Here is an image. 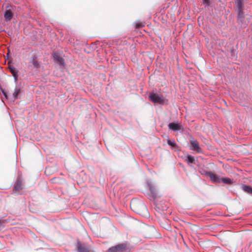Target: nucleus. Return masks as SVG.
<instances>
[{"label": "nucleus", "mask_w": 252, "mask_h": 252, "mask_svg": "<svg viewBox=\"0 0 252 252\" xmlns=\"http://www.w3.org/2000/svg\"><path fill=\"white\" fill-rule=\"evenodd\" d=\"M127 250L126 244L123 243L110 248L108 252H126Z\"/></svg>", "instance_id": "f257e3e1"}, {"label": "nucleus", "mask_w": 252, "mask_h": 252, "mask_svg": "<svg viewBox=\"0 0 252 252\" xmlns=\"http://www.w3.org/2000/svg\"><path fill=\"white\" fill-rule=\"evenodd\" d=\"M149 99L153 103L161 104L164 102V98L163 96L155 93H151L150 94Z\"/></svg>", "instance_id": "f03ea898"}, {"label": "nucleus", "mask_w": 252, "mask_h": 252, "mask_svg": "<svg viewBox=\"0 0 252 252\" xmlns=\"http://www.w3.org/2000/svg\"><path fill=\"white\" fill-rule=\"evenodd\" d=\"M52 56L54 59V62L59 65L61 67L64 65V60L61 56L60 54L58 52H53Z\"/></svg>", "instance_id": "7ed1b4c3"}, {"label": "nucleus", "mask_w": 252, "mask_h": 252, "mask_svg": "<svg viewBox=\"0 0 252 252\" xmlns=\"http://www.w3.org/2000/svg\"><path fill=\"white\" fill-rule=\"evenodd\" d=\"M191 147L190 149L193 151H196L198 153H201L202 150L199 146L198 142L196 140H191L190 141Z\"/></svg>", "instance_id": "20e7f679"}, {"label": "nucleus", "mask_w": 252, "mask_h": 252, "mask_svg": "<svg viewBox=\"0 0 252 252\" xmlns=\"http://www.w3.org/2000/svg\"><path fill=\"white\" fill-rule=\"evenodd\" d=\"M168 128L174 131H178L183 128L182 126L177 123H170L168 125Z\"/></svg>", "instance_id": "39448f33"}, {"label": "nucleus", "mask_w": 252, "mask_h": 252, "mask_svg": "<svg viewBox=\"0 0 252 252\" xmlns=\"http://www.w3.org/2000/svg\"><path fill=\"white\" fill-rule=\"evenodd\" d=\"M206 176H209L211 180L214 183H220V179L216 174L213 173L211 172H207L206 173Z\"/></svg>", "instance_id": "423d86ee"}, {"label": "nucleus", "mask_w": 252, "mask_h": 252, "mask_svg": "<svg viewBox=\"0 0 252 252\" xmlns=\"http://www.w3.org/2000/svg\"><path fill=\"white\" fill-rule=\"evenodd\" d=\"M237 20L239 23H243V19L244 18V13L243 12V8H237Z\"/></svg>", "instance_id": "0eeeda50"}, {"label": "nucleus", "mask_w": 252, "mask_h": 252, "mask_svg": "<svg viewBox=\"0 0 252 252\" xmlns=\"http://www.w3.org/2000/svg\"><path fill=\"white\" fill-rule=\"evenodd\" d=\"M22 182L21 180L18 179L14 186V190L18 191L22 189Z\"/></svg>", "instance_id": "6e6552de"}, {"label": "nucleus", "mask_w": 252, "mask_h": 252, "mask_svg": "<svg viewBox=\"0 0 252 252\" xmlns=\"http://www.w3.org/2000/svg\"><path fill=\"white\" fill-rule=\"evenodd\" d=\"M13 16V13L9 10H6L4 13V17L6 21H10Z\"/></svg>", "instance_id": "1a4fd4ad"}, {"label": "nucleus", "mask_w": 252, "mask_h": 252, "mask_svg": "<svg viewBox=\"0 0 252 252\" xmlns=\"http://www.w3.org/2000/svg\"><path fill=\"white\" fill-rule=\"evenodd\" d=\"M78 251L79 252H89V250L84 245L82 244L80 242H78L77 244Z\"/></svg>", "instance_id": "9d476101"}, {"label": "nucleus", "mask_w": 252, "mask_h": 252, "mask_svg": "<svg viewBox=\"0 0 252 252\" xmlns=\"http://www.w3.org/2000/svg\"><path fill=\"white\" fill-rule=\"evenodd\" d=\"M10 72L12 73L13 76L14 78L15 81H17V73L18 71L13 66H10L9 67Z\"/></svg>", "instance_id": "9b49d317"}, {"label": "nucleus", "mask_w": 252, "mask_h": 252, "mask_svg": "<svg viewBox=\"0 0 252 252\" xmlns=\"http://www.w3.org/2000/svg\"><path fill=\"white\" fill-rule=\"evenodd\" d=\"M242 189L245 192L252 195V188L246 185H243Z\"/></svg>", "instance_id": "f8f14e48"}, {"label": "nucleus", "mask_w": 252, "mask_h": 252, "mask_svg": "<svg viewBox=\"0 0 252 252\" xmlns=\"http://www.w3.org/2000/svg\"><path fill=\"white\" fill-rule=\"evenodd\" d=\"M186 161L188 163H193V164L195 163V159H194V157L191 155H187L186 159Z\"/></svg>", "instance_id": "ddd939ff"}, {"label": "nucleus", "mask_w": 252, "mask_h": 252, "mask_svg": "<svg viewBox=\"0 0 252 252\" xmlns=\"http://www.w3.org/2000/svg\"><path fill=\"white\" fill-rule=\"evenodd\" d=\"M220 182L227 184H231L233 183L232 180L228 178H222L220 179Z\"/></svg>", "instance_id": "4468645a"}, {"label": "nucleus", "mask_w": 252, "mask_h": 252, "mask_svg": "<svg viewBox=\"0 0 252 252\" xmlns=\"http://www.w3.org/2000/svg\"><path fill=\"white\" fill-rule=\"evenodd\" d=\"M147 184H148V187H149V189L150 190L151 192H152V194H156V189H155V187L153 186V185L152 184V183H150V182H147Z\"/></svg>", "instance_id": "2eb2a0df"}, {"label": "nucleus", "mask_w": 252, "mask_h": 252, "mask_svg": "<svg viewBox=\"0 0 252 252\" xmlns=\"http://www.w3.org/2000/svg\"><path fill=\"white\" fill-rule=\"evenodd\" d=\"M243 0H236L237 8L241 9L243 8Z\"/></svg>", "instance_id": "dca6fc26"}, {"label": "nucleus", "mask_w": 252, "mask_h": 252, "mask_svg": "<svg viewBox=\"0 0 252 252\" xmlns=\"http://www.w3.org/2000/svg\"><path fill=\"white\" fill-rule=\"evenodd\" d=\"M20 92L19 88H16L13 94V97L14 99H17L18 95H19Z\"/></svg>", "instance_id": "f3484780"}, {"label": "nucleus", "mask_w": 252, "mask_h": 252, "mask_svg": "<svg viewBox=\"0 0 252 252\" xmlns=\"http://www.w3.org/2000/svg\"><path fill=\"white\" fill-rule=\"evenodd\" d=\"M144 26V24L142 23H140L139 22H136L135 23V27L137 29H139L140 28Z\"/></svg>", "instance_id": "a211bd4d"}, {"label": "nucleus", "mask_w": 252, "mask_h": 252, "mask_svg": "<svg viewBox=\"0 0 252 252\" xmlns=\"http://www.w3.org/2000/svg\"><path fill=\"white\" fill-rule=\"evenodd\" d=\"M167 144L169 145H170L171 146L173 147H175L177 146L176 143L174 141H172L170 139H168L167 141Z\"/></svg>", "instance_id": "6ab92c4d"}, {"label": "nucleus", "mask_w": 252, "mask_h": 252, "mask_svg": "<svg viewBox=\"0 0 252 252\" xmlns=\"http://www.w3.org/2000/svg\"><path fill=\"white\" fill-rule=\"evenodd\" d=\"M32 63L34 67L37 68L39 66V63L38 61H35L34 59L32 60Z\"/></svg>", "instance_id": "aec40b11"}, {"label": "nucleus", "mask_w": 252, "mask_h": 252, "mask_svg": "<svg viewBox=\"0 0 252 252\" xmlns=\"http://www.w3.org/2000/svg\"><path fill=\"white\" fill-rule=\"evenodd\" d=\"M203 3L205 5V6H208L210 5V0H202Z\"/></svg>", "instance_id": "412c9836"}, {"label": "nucleus", "mask_w": 252, "mask_h": 252, "mask_svg": "<svg viewBox=\"0 0 252 252\" xmlns=\"http://www.w3.org/2000/svg\"><path fill=\"white\" fill-rule=\"evenodd\" d=\"M4 227L3 225L1 223V221H0V231Z\"/></svg>", "instance_id": "4be33fe9"}, {"label": "nucleus", "mask_w": 252, "mask_h": 252, "mask_svg": "<svg viewBox=\"0 0 252 252\" xmlns=\"http://www.w3.org/2000/svg\"><path fill=\"white\" fill-rule=\"evenodd\" d=\"M1 91L2 92V94H3V95L5 96V97L6 98L7 97V96H6V93L4 92V91L1 89Z\"/></svg>", "instance_id": "5701e85b"}, {"label": "nucleus", "mask_w": 252, "mask_h": 252, "mask_svg": "<svg viewBox=\"0 0 252 252\" xmlns=\"http://www.w3.org/2000/svg\"><path fill=\"white\" fill-rule=\"evenodd\" d=\"M12 34V32H8V35H11V34Z\"/></svg>", "instance_id": "b1692460"}, {"label": "nucleus", "mask_w": 252, "mask_h": 252, "mask_svg": "<svg viewBox=\"0 0 252 252\" xmlns=\"http://www.w3.org/2000/svg\"><path fill=\"white\" fill-rule=\"evenodd\" d=\"M0 32H5V31L4 30H3L0 31Z\"/></svg>", "instance_id": "393cba45"}, {"label": "nucleus", "mask_w": 252, "mask_h": 252, "mask_svg": "<svg viewBox=\"0 0 252 252\" xmlns=\"http://www.w3.org/2000/svg\"><path fill=\"white\" fill-rule=\"evenodd\" d=\"M142 206H143L144 208H145V207L144 205L142 204Z\"/></svg>", "instance_id": "a878e982"}]
</instances>
